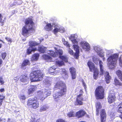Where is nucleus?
I'll use <instances>...</instances> for the list:
<instances>
[{
  "mask_svg": "<svg viewBox=\"0 0 122 122\" xmlns=\"http://www.w3.org/2000/svg\"><path fill=\"white\" fill-rule=\"evenodd\" d=\"M56 64L59 66H61L64 65L65 64L63 61L58 60L56 61Z\"/></svg>",
  "mask_w": 122,
  "mask_h": 122,
  "instance_id": "obj_30",
  "label": "nucleus"
},
{
  "mask_svg": "<svg viewBox=\"0 0 122 122\" xmlns=\"http://www.w3.org/2000/svg\"><path fill=\"white\" fill-rule=\"evenodd\" d=\"M80 44L83 49L86 50L87 51L90 50V47L88 43L86 42L81 41L80 42Z\"/></svg>",
  "mask_w": 122,
  "mask_h": 122,
  "instance_id": "obj_16",
  "label": "nucleus"
},
{
  "mask_svg": "<svg viewBox=\"0 0 122 122\" xmlns=\"http://www.w3.org/2000/svg\"><path fill=\"white\" fill-rule=\"evenodd\" d=\"M56 122H67L65 120L62 118H59L57 119L56 121Z\"/></svg>",
  "mask_w": 122,
  "mask_h": 122,
  "instance_id": "obj_41",
  "label": "nucleus"
},
{
  "mask_svg": "<svg viewBox=\"0 0 122 122\" xmlns=\"http://www.w3.org/2000/svg\"><path fill=\"white\" fill-rule=\"evenodd\" d=\"M19 98L20 100H25L26 98V97L24 95H21V96L19 97Z\"/></svg>",
  "mask_w": 122,
  "mask_h": 122,
  "instance_id": "obj_43",
  "label": "nucleus"
},
{
  "mask_svg": "<svg viewBox=\"0 0 122 122\" xmlns=\"http://www.w3.org/2000/svg\"><path fill=\"white\" fill-rule=\"evenodd\" d=\"M30 122H36L35 120V119L31 120Z\"/></svg>",
  "mask_w": 122,
  "mask_h": 122,
  "instance_id": "obj_53",
  "label": "nucleus"
},
{
  "mask_svg": "<svg viewBox=\"0 0 122 122\" xmlns=\"http://www.w3.org/2000/svg\"><path fill=\"white\" fill-rule=\"evenodd\" d=\"M119 117L122 119V114H121L119 115Z\"/></svg>",
  "mask_w": 122,
  "mask_h": 122,
  "instance_id": "obj_55",
  "label": "nucleus"
},
{
  "mask_svg": "<svg viewBox=\"0 0 122 122\" xmlns=\"http://www.w3.org/2000/svg\"><path fill=\"white\" fill-rule=\"evenodd\" d=\"M116 74L119 79L122 81V71L120 70H118L116 72Z\"/></svg>",
  "mask_w": 122,
  "mask_h": 122,
  "instance_id": "obj_26",
  "label": "nucleus"
},
{
  "mask_svg": "<svg viewBox=\"0 0 122 122\" xmlns=\"http://www.w3.org/2000/svg\"><path fill=\"white\" fill-rule=\"evenodd\" d=\"M2 102H3V101H0V107L2 105Z\"/></svg>",
  "mask_w": 122,
  "mask_h": 122,
  "instance_id": "obj_54",
  "label": "nucleus"
},
{
  "mask_svg": "<svg viewBox=\"0 0 122 122\" xmlns=\"http://www.w3.org/2000/svg\"><path fill=\"white\" fill-rule=\"evenodd\" d=\"M118 56V54H114L109 56L107 59V61L109 62L110 65H112L114 66L116 64Z\"/></svg>",
  "mask_w": 122,
  "mask_h": 122,
  "instance_id": "obj_9",
  "label": "nucleus"
},
{
  "mask_svg": "<svg viewBox=\"0 0 122 122\" xmlns=\"http://www.w3.org/2000/svg\"><path fill=\"white\" fill-rule=\"evenodd\" d=\"M4 91V88H1L0 89V92L1 93L3 92Z\"/></svg>",
  "mask_w": 122,
  "mask_h": 122,
  "instance_id": "obj_51",
  "label": "nucleus"
},
{
  "mask_svg": "<svg viewBox=\"0 0 122 122\" xmlns=\"http://www.w3.org/2000/svg\"><path fill=\"white\" fill-rule=\"evenodd\" d=\"M98 54L99 56L101 57H103L104 56V55L103 53L101 52L98 53Z\"/></svg>",
  "mask_w": 122,
  "mask_h": 122,
  "instance_id": "obj_48",
  "label": "nucleus"
},
{
  "mask_svg": "<svg viewBox=\"0 0 122 122\" xmlns=\"http://www.w3.org/2000/svg\"><path fill=\"white\" fill-rule=\"evenodd\" d=\"M102 62L101 61H99V65L100 67V73L99 75H104L106 83H108L110 82V80L111 78L110 76L109 75V72L107 71H105L104 70V68L102 65Z\"/></svg>",
  "mask_w": 122,
  "mask_h": 122,
  "instance_id": "obj_7",
  "label": "nucleus"
},
{
  "mask_svg": "<svg viewBox=\"0 0 122 122\" xmlns=\"http://www.w3.org/2000/svg\"><path fill=\"white\" fill-rule=\"evenodd\" d=\"M6 56V52L2 53L1 54V56L2 59L4 60Z\"/></svg>",
  "mask_w": 122,
  "mask_h": 122,
  "instance_id": "obj_42",
  "label": "nucleus"
},
{
  "mask_svg": "<svg viewBox=\"0 0 122 122\" xmlns=\"http://www.w3.org/2000/svg\"><path fill=\"white\" fill-rule=\"evenodd\" d=\"M105 90L103 86H98L96 89L95 95L97 99H102L104 97Z\"/></svg>",
  "mask_w": 122,
  "mask_h": 122,
  "instance_id": "obj_4",
  "label": "nucleus"
},
{
  "mask_svg": "<svg viewBox=\"0 0 122 122\" xmlns=\"http://www.w3.org/2000/svg\"><path fill=\"white\" fill-rule=\"evenodd\" d=\"M114 84L115 86H122V83L116 78L114 79Z\"/></svg>",
  "mask_w": 122,
  "mask_h": 122,
  "instance_id": "obj_27",
  "label": "nucleus"
},
{
  "mask_svg": "<svg viewBox=\"0 0 122 122\" xmlns=\"http://www.w3.org/2000/svg\"><path fill=\"white\" fill-rule=\"evenodd\" d=\"M0 41H1L3 43H5V42H3L2 40H0Z\"/></svg>",
  "mask_w": 122,
  "mask_h": 122,
  "instance_id": "obj_58",
  "label": "nucleus"
},
{
  "mask_svg": "<svg viewBox=\"0 0 122 122\" xmlns=\"http://www.w3.org/2000/svg\"><path fill=\"white\" fill-rule=\"evenodd\" d=\"M2 46V44H1L0 43V48Z\"/></svg>",
  "mask_w": 122,
  "mask_h": 122,
  "instance_id": "obj_57",
  "label": "nucleus"
},
{
  "mask_svg": "<svg viewBox=\"0 0 122 122\" xmlns=\"http://www.w3.org/2000/svg\"><path fill=\"white\" fill-rule=\"evenodd\" d=\"M38 95L39 99L42 102L46 98L50 96L51 94V92L49 91H46L44 92L39 91H38Z\"/></svg>",
  "mask_w": 122,
  "mask_h": 122,
  "instance_id": "obj_10",
  "label": "nucleus"
},
{
  "mask_svg": "<svg viewBox=\"0 0 122 122\" xmlns=\"http://www.w3.org/2000/svg\"><path fill=\"white\" fill-rule=\"evenodd\" d=\"M56 69V68L54 66H53L49 68L48 70V73L50 74H51L56 72H57L55 70Z\"/></svg>",
  "mask_w": 122,
  "mask_h": 122,
  "instance_id": "obj_24",
  "label": "nucleus"
},
{
  "mask_svg": "<svg viewBox=\"0 0 122 122\" xmlns=\"http://www.w3.org/2000/svg\"><path fill=\"white\" fill-rule=\"evenodd\" d=\"M62 42H63V43L65 45H66L68 47H70V46L69 45V44L66 41H65V39H62Z\"/></svg>",
  "mask_w": 122,
  "mask_h": 122,
  "instance_id": "obj_40",
  "label": "nucleus"
},
{
  "mask_svg": "<svg viewBox=\"0 0 122 122\" xmlns=\"http://www.w3.org/2000/svg\"><path fill=\"white\" fill-rule=\"evenodd\" d=\"M29 79V77L26 74H23L20 76V81L22 82H25L28 81Z\"/></svg>",
  "mask_w": 122,
  "mask_h": 122,
  "instance_id": "obj_18",
  "label": "nucleus"
},
{
  "mask_svg": "<svg viewBox=\"0 0 122 122\" xmlns=\"http://www.w3.org/2000/svg\"><path fill=\"white\" fill-rule=\"evenodd\" d=\"M30 61L27 59L24 60L20 65V68L21 69L24 70L26 69V66L30 65Z\"/></svg>",
  "mask_w": 122,
  "mask_h": 122,
  "instance_id": "obj_14",
  "label": "nucleus"
},
{
  "mask_svg": "<svg viewBox=\"0 0 122 122\" xmlns=\"http://www.w3.org/2000/svg\"><path fill=\"white\" fill-rule=\"evenodd\" d=\"M69 52L71 55H73L74 54V53L73 51L71 49H70L69 50Z\"/></svg>",
  "mask_w": 122,
  "mask_h": 122,
  "instance_id": "obj_47",
  "label": "nucleus"
},
{
  "mask_svg": "<svg viewBox=\"0 0 122 122\" xmlns=\"http://www.w3.org/2000/svg\"><path fill=\"white\" fill-rule=\"evenodd\" d=\"M42 57L45 60L48 62H50L52 61V58L49 55L44 54L42 56Z\"/></svg>",
  "mask_w": 122,
  "mask_h": 122,
  "instance_id": "obj_23",
  "label": "nucleus"
},
{
  "mask_svg": "<svg viewBox=\"0 0 122 122\" xmlns=\"http://www.w3.org/2000/svg\"><path fill=\"white\" fill-rule=\"evenodd\" d=\"M5 98V97L2 95H0V101H3Z\"/></svg>",
  "mask_w": 122,
  "mask_h": 122,
  "instance_id": "obj_44",
  "label": "nucleus"
},
{
  "mask_svg": "<svg viewBox=\"0 0 122 122\" xmlns=\"http://www.w3.org/2000/svg\"><path fill=\"white\" fill-rule=\"evenodd\" d=\"M25 25L22 29V35L24 36L28 37L31 33H34L36 30L34 25L35 23L32 18L28 17L25 21Z\"/></svg>",
  "mask_w": 122,
  "mask_h": 122,
  "instance_id": "obj_2",
  "label": "nucleus"
},
{
  "mask_svg": "<svg viewBox=\"0 0 122 122\" xmlns=\"http://www.w3.org/2000/svg\"><path fill=\"white\" fill-rule=\"evenodd\" d=\"M96 111L98 113L99 109L102 107V106L101 103L99 102H98L96 104Z\"/></svg>",
  "mask_w": 122,
  "mask_h": 122,
  "instance_id": "obj_25",
  "label": "nucleus"
},
{
  "mask_svg": "<svg viewBox=\"0 0 122 122\" xmlns=\"http://www.w3.org/2000/svg\"><path fill=\"white\" fill-rule=\"evenodd\" d=\"M74 50L76 51H79V47L77 45H73Z\"/></svg>",
  "mask_w": 122,
  "mask_h": 122,
  "instance_id": "obj_36",
  "label": "nucleus"
},
{
  "mask_svg": "<svg viewBox=\"0 0 122 122\" xmlns=\"http://www.w3.org/2000/svg\"><path fill=\"white\" fill-rule=\"evenodd\" d=\"M5 39L8 42H11V39L9 37H5Z\"/></svg>",
  "mask_w": 122,
  "mask_h": 122,
  "instance_id": "obj_46",
  "label": "nucleus"
},
{
  "mask_svg": "<svg viewBox=\"0 0 122 122\" xmlns=\"http://www.w3.org/2000/svg\"><path fill=\"white\" fill-rule=\"evenodd\" d=\"M72 41L73 43L75 44H77L78 43V41H76V40L75 39H74L72 40Z\"/></svg>",
  "mask_w": 122,
  "mask_h": 122,
  "instance_id": "obj_45",
  "label": "nucleus"
},
{
  "mask_svg": "<svg viewBox=\"0 0 122 122\" xmlns=\"http://www.w3.org/2000/svg\"><path fill=\"white\" fill-rule=\"evenodd\" d=\"M59 58L64 62H68V58L66 56H59Z\"/></svg>",
  "mask_w": 122,
  "mask_h": 122,
  "instance_id": "obj_28",
  "label": "nucleus"
},
{
  "mask_svg": "<svg viewBox=\"0 0 122 122\" xmlns=\"http://www.w3.org/2000/svg\"><path fill=\"white\" fill-rule=\"evenodd\" d=\"M67 116L69 117L74 116V112L73 111H71L69 112L67 114Z\"/></svg>",
  "mask_w": 122,
  "mask_h": 122,
  "instance_id": "obj_37",
  "label": "nucleus"
},
{
  "mask_svg": "<svg viewBox=\"0 0 122 122\" xmlns=\"http://www.w3.org/2000/svg\"><path fill=\"white\" fill-rule=\"evenodd\" d=\"M31 47L30 46L27 50V53L28 54H29L31 53L32 52L31 50Z\"/></svg>",
  "mask_w": 122,
  "mask_h": 122,
  "instance_id": "obj_39",
  "label": "nucleus"
},
{
  "mask_svg": "<svg viewBox=\"0 0 122 122\" xmlns=\"http://www.w3.org/2000/svg\"><path fill=\"white\" fill-rule=\"evenodd\" d=\"M44 29L46 31H51L53 29V25L51 23H47L45 26Z\"/></svg>",
  "mask_w": 122,
  "mask_h": 122,
  "instance_id": "obj_20",
  "label": "nucleus"
},
{
  "mask_svg": "<svg viewBox=\"0 0 122 122\" xmlns=\"http://www.w3.org/2000/svg\"><path fill=\"white\" fill-rule=\"evenodd\" d=\"M100 119L101 122H106L107 115L105 109H101L100 112Z\"/></svg>",
  "mask_w": 122,
  "mask_h": 122,
  "instance_id": "obj_12",
  "label": "nucleus"
},
{
  "mask_svg": "<svg viewBox=\"0 0 122 122\" xmlns=\"http://www.w3.org/2000/svg\"><path fill=\"white\" fill-rule=\"evenodd\" d=\"M102 59H103V61H104V60H105V58L103 57V58Z\"/></svg>",
  "mask_w": 122,
  "mask_h": 122,
  "instance_id": "obj_60",
  "label": "nucleus"
},
{
  "mask_svg": "<svg viewBox=\"0 0 122 122\" xmlns=\"http://www.w3.org/2000/svg\"><path fill=\"white\" fill-rule=\"evenodd\" d=\"M39 56V54L38 53H35L32 56L31 59L32 61H37L38 59Z\"/></svg>",
  "mask_w": 122,
  "mask_h": 122,
  "instance_id": "obj_21",
  "label": "nucleus"
},
{
  "mask_svg": "<svg viewBox=\"0 0 122 122\" xmlns=\"http://www.w3.org/2000/svg\"><path fill=\"white\" fill-rule=\"evenodd\" d=\"M3 61L1 59H0V65L2 63Z\"/></svg>",
  "mask_w": 122,
  "mask_h": 122,
  "instance_id": "obj_52",
  "label": "nucleus"
},
{
  "mask_svg": "<svg viewBox=\"0 0 122 122\" xmlns=\"http://www.w3.org/2000/svg\"><path fill=\"white\" fill-rule=\"evenodd\" d=\"M86 114V112L83 110L81 109L76 113V116L78 118L82 117Z\"/></svg>",
  "mask_w": 122,
  "mask_h": 122,
  "instance_id": "obj_17",
  "label": "nucleus"
},
{
  "mask_svg": "<svg viewBox=\"0 0 122 122\" xmlns=\"http://www.w3.org/2000/svg\"><path fill=\"white\" fill-rule=\"evenodd\" d=\"M121 60V57H120L119 59V60L120 61Z\"/></svg>",
  "mask_w": 122,
  "mask_h": 122,
  "instance_id": "obj_59",
  "label": "nucleus"
},
{
  "mask_svg": "<svg viewBox=\"0 0 122 122\" xmlns=\"http://www.w3.org/2000/svg\"><path fill=\"white\" fill-rule=\"evenodd\" d=\"M27 105L31 108L36 109L39 107V103L36 97L29 99L27 102Z\"/></svg>",
  "mask_w": 122,
  "mask_h": 122,
  "instance_id": "obj_6",
  "label": "nucleus"
},
{
  "mask_svg": "<svg viewBox=\"0 0 122 122\" xmlns=\"http://www.w3.org/2000/svg\"><path fill=\"white\" fill-rule=\"evenodd\" d=\"M69 70L71 75L72 79H75L76 76V69L74 67H72L69 68Z\"/></svg>",
  "mask_w": 122,
  "mask_h": 122,
  "instance_id": "obj_15",
  "label": "nucleus"
},
{
  "mask_svg": "<svg viewBox=\"0 0 122 122\" xmlns=\"http://www.w3.org/2000/svg\"><path fill=\"white\" fill-rule=\"evenodd\" d=\"M80 53V51H76L74 53L73 55L74 58L76 59H78L79 56V54Z\"/></svg>",
  "mask_w": 122,
  "mask_h": 122,
  "instance_id": "obj_34",
  "label": "nucleus"
},
{
  "mask_svg": "<svg viewBox=\"0 0 122 122\" xmlns=\"http://www.w3.org/2000/svg\"><path fill=\"white\" fill-rule=\"evenodd\" d=\"M79 92V94L77 95L76 101L74 102V104L75 106H81L83 104L82 101H84L83 97V92L82 90L80 89Z\"/></svg>",
  "mask_w": 122,
  "mask_h": 122,
  "instance_id": "obj_8",
  "label": "nucleus"
},
{
  "mask_svg": "<svg viewBox=\"0 0 122 122\" xmlns=\"http://www.w3.org/2000/svg\"><path fill=\"white\" fill-rule=\"evenodd\" d=\"M47 108L46 106V105H44L41 106L40 109V111L41 112L45 111Z\"/></svg>",
  "mask_w": 122,
  "mask_h": 122,
  "instance_id": "obj_35",
  "label": "nucleus"
},
{
  "mask_svg": "<svg viewBox=\"0 0 122 122\" xmlns=\"http://www.w3.org/2000/svg\"><path fill=\"white\" fill-rule=\"evenodd\" d=\"M31 50L32 51H35L37 50V48H34L32 47V48H31Z\"/></svg>",
  "mask_w": 122,
  "mask_h": 122,
  "instance_id": "obj_50",
  "label": "nucleus"
},
{
  "mask_svg": "<svg viewBox=\"0 0 122 122\" xmlns=\"http://www.w3.org/2000/svg\"><path fill=\"white\" fill-rule=\"evenodd\" d=\"M20 78V77L19 76H18L16 77H14V80H16V81H18L19 80Z\"/></svg>",
  "mask_w": 122,
  "mask_h": 122,
  "instance_id": "obj_49",
  "label": "nucleus"
},
{
  "mask_svg": "<svg viewBox=\"0 0 122 122\" xmlns=\"http://www.w3.org/2000/svg\"><path fill=\"white\" fill-rule=\"evenodd\" d=\"M44 74L40 70L33 71L30 76V78L31 82H36L42 80L44 77Z\"/></svg>",
  "mask_w": 122,
  "mask_h": 122,
  "instance_id": "obj_3",
  "label": "nucleus"
},
{
  "mask_svg": "<svg viewBox=\"0 0 122 122\" xmlns=\"http://www.w3.org/2000/svg\"><path fill=\"white\" fill-rule=\"evenodd\" d=\"M92 60L93 62L96 64H98V61H100L99 60V59L95 57L93 58Z\"/></svg>",
  "mask_w": 122,
  "mask_h": 122,
  "instance_id": "obj_38",
  "label": "nucleus"
},
{
  "mask_svg": "<svg viewBox=\"0 0 122 122\" xmlns=\"http://www.w3.org/2000/svg\"><path fill=\"white\" fill-rule=\"evenodd\" d=\"M49 53V54L51 56L55 57L57 56L58 55H59V56H62L63 54L62 51L61 49H59L56 51V52H54L52 51H50Z\"/></svg>",
  "mask_w": 122,
  "mask_h": 122,
  "instance_id": "obj_11",
  "label": "nucleus"
},
{
  "mask_svg": "<svg viewBox=\"0 0 122 122\" xmlns=\"http://www.w3.org/2000/svg\"><path fill=\"white\" fill-rule=\"evenodd\" d=\"M35 90L34 86H32L31 87L28 89V93L29 94H31Z\"/></svg>",
  "mask_w": 122,
  "mask_h": 122,
  "instance_id": "obj_32",
  "label": "nucleus"
},
{
  "mask_svg": "<svg viewBox=\"0 0 122 122\" xmlns=\"http://www.w3.org/2000/svg\"><path fill=\"white\" fill-rule=\"evenodd\" d=\"M84 86H85V85H84Z\"/></svg>",
  "mask_w": 122,
  "mask_h": 122,
  "instance_id": "obj_61",
  "label": "nucleus"
},
{
  "mask_svg": "<svg viewBox=\"0 0 122 122\" xmlns=\"http://www.w3.org/2000/svg\"><path fill=\"white\" fill-rule=\"evenodd\" d=\"M55 28L53 31L54 33L56 34L58 32H64V29H62L60 27H55Z\"/></svg>",
  "mask_w": 122,
  "mask_h": 122,
  "instance_id": "obj_19",
  "label": "nucleus"
},
{
  "mask_svg": "<svg viewBox=\"0 0 122 122\" xmlns=\"http://www.w3.org/2000/svg\"><path fill=\"white\" fill-rule=\"evenodd\" d=\"M55 88L59 89V91L53 93V98L55 102H58L60 100V97L66 95L67 92V87L66 84L62 81H58L54 86Z\"/></svg>",
  "mask_w": 122,
  "mask_h": 122,
  "instance_id": "obj_1",
  "label": "nucleus"
},
{
  "mask_svg": "<svg viewBox=\"0 0 122 122\" xmlns=\"http://www.w3.org/2000/svg\"><path fill=\"white\" fill-rule=\"evenodd\" d=\"M2 121V119L0 117V122Z\"/></svg>",
  "mask_w": 122,
  "mask_h": 122,
  "instance_id": "obj_56",
  "label": "nucleus"
},
{
  "mask_svg": "<svg viewBox=\"0 0 122 122\" xmlns=\"http://www.w3.org/2000/svg\"><path fill=\"white\" fill-rule=\"evenodd\" d=\"M87 65L89 68L90 71L92 72L93 71V77L94 79H97L99 75L98 69L95 67L94 64L91 61H88Z\"/></svg>",
  "mask_w": 122,
  "mask_h": 122,
  "instance_id": "obj_5",
  "label": "nucleus"
},
{
  "mask_svg": "<svg viewBox=\"0 0 122 122\" xmlns=\"http://www.w3.org/2000/svg\"><path fill=\"white\" fill-rule=\"evenodd\" d=\"M46 48L43 46H39L38 47L37 51L40 52L44 53L46 52Z\"/></svg>",
  "mask_w": 122,
  "mask_h": 122,
  "instance_id": "obj_22",
  "label": "nucleus"
},
{
  "mask_svg": "<svg viewBox=\"0 0 122 122\" xmlns=\"http://www.w3.org/2000/svg\"><path fill=\"white\" fill-rule=\"evenodd\" d=\"M117 112L122 114V102L120 103L117 107Z\"/></svg>",
  "mask_w": 122,
  "mask_h": 122,
  "instance_id": "obj_33",
  "label": "nucleus"
},
{
  "mask_svg": "<svg viewBox=\"0 0 122 122\" xmlns=\"http://www.w3.org/2000/svg\"><path fill=\"white\" fill-rule=\"evenodd\" d=\"M40 43H38L35 41H30L29 42V46L31 47L36 46H37Z\"/></svg>",
  "mask_w": 122,
  "mask_h": 122,
  "instance_id": "obj_31",
  "label": "nucleus"
},
{
  "mask_svg": "<svg viewBox=\"0 0 122 122\" xmlns=\"http://www.w3.org/2000/svg\"><path fill=\"white\" fill-rule=\"evenodd\" d=\"M3 16L0 13V24L1 26H3L4 24L5 23V20L6 19V18H5L4 20H3Z\"/></svg>",
  "mask_w": 122,
  "mask_h": 122,
  "instance_id": "obj_29",
  "label": "nucleus"
},
{
  "mask_svg": "<svg viewBox=\"0 0 122 122\" xmlns=\"http://www.w3.org/2000/svg\"><path fill=\"white\" fill-rule=\"evenodd\" d=\"M116 97L114 92H110L108 94L107 97L108 102L110 104L114 102L116 100Z\"/></svg>",
  "mask_w": 122,
  "mask_h": 122,
  "instance_id": "obj_13",
  "label": "nucleus"
}]
</instances>
